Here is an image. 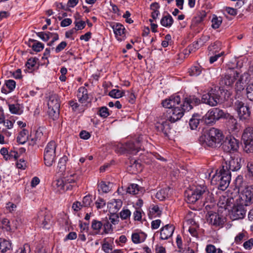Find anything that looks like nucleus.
Masks as SVG:
<instances>
[{"instance_id": "nucleus-1", "label": "nucleus", "mask_w": 253, "mask_h": 253, "mask_svg": "<svg viewBox=\"0 0 253 253\" xmlns=\"http://www.w3.org/2000/svg\"><path fill=\"white\" fill-rule=\"evenodd\" d=\"M224 137V135L220 130L212 127L200 137L199 142L206 148H214L221 144Z\"/></svg>"}, {"instance_id": "nucleus-2", "label": "nucleus", "mask_w": 253, "mask_h": 253, "mask_svg": "<svg viewBox=\"0 0 253 253\" xmlns=\"http://www.w3.org/2000/svg\"><path fill=\"white\" fill-rule=\"evenodd\" d=\"M231 180V172L221 169L214 173L211 178V183L218 186L221 190H225L229 186Z\"/></svg>"}, {"instance_id": "nucleus-3", "label": "nucleus", "mask_w": 253, "mask_h": 253, "mask_svg": "<svg viewBox=\"0 0 253 253\" xmlns=\"http://www.w3.org/2000/svg\"><path fill=\"white\" fill-rule=\"evenodd\" d=\"M47 105L49 115L53 120L57 119L59 115L60 106V101L58 95L56 94H51L50 95Z\"/></svg>"}, {"instance_id": "nucleus-4", "label": "nucleus", "mask_w": 253, "mask_h": 253, "mask_svg": "<svg viewBox=\"0 0 253 253\" xmlns=\"http://www.w3.org/2000/svg\"><path fill=\"white\" fill-rule=\"evenodd\" d=\"M207 192L209 193L207 191V187L204 185L197 186L194 190H187L185 193L186 201L187 203L194 204L201 198L203 194Z\"/></svg>"}, {"instance_id": "nucleus-5", "label": "nucleus", "mask_w": 253, "mask_h": 253, "mask_svg": "<svg viewBox=\"0 0 253 253\" xmlns=\"http://www.w3.org/2000/svg\"><path fill=\"white\" fill-rule=\"evenodd\" d=\"M187 107L183 102L182 104L176 105L172 109L168 110L167 113L168 119L170 123H174L179 120L184 115V113L189 111V110L186 109Z\"/></svg>"}, {"instance_id": "nucleus-6", "label": "nucleus", "mask_w": 253, "mask_h": 253, "mask_svg": "<svg viewBox=\"0 0 253 253\" xmlns=\"http://www.w3.org/2000/svg\"><path fill=\"white\" fill-rule=\"evenodd\" d=\"M56 146L55 142L51 141L48 143L44 149V161L47 167L51 166L55 161Z\"/></svg>"}, {"instance_id": "nucleus-7", "label": "nucleus", "mask_w": 253, "mask_h": 253, "mask_svg": "<svg viewBox=\"0 0 253 253\" xmlns=\"http://www.w3.org/2000/svg\"><path fill=\"white\" fill-rule=\"evenodd\" d=\"M225 113L223 110L214 108L210 109L202 118L203 121L207 125H212L216 121L225 117Z\"/></svg>"}, {"instance_id": "nucleus-8", "label": "nucleus", "mask_w": 253, "mask_h": 253, "mask_svg": "<svg viewBox=\"0 0 253 253\" xmlns=\"http://www.w3.org/2000/svg\"><path fill=\"white\" fill-rule=\"evenodd\" d=\"M220 96L218 91L215 89H211L208 93L202 95V101L203 103L211 106H216L219 102Z\"/></svg>"}, {"instance_id": "nucleus-9", "label": "nucleus", "mask_w": 253, "mask_h": 253, "mask_svg": "<svg viewBox=\"0 0 253 253\" xmlns=\"http://www.w3.org/2000/svg\"><path fill=\"white\" fill-rule=\"evenodd\" d=\"M239 148V141L231 136L226 137L222 144L223 150L226 153H234Z\"/></svg>"}, {"instance_id": "nucleus-10", "label": "nucleus", "mask_w": 253, "mask_h": 253, "mask_svg": "<svg viewBox=\"0 0 253 253\" xmlns=\"http://www.w3.org/2000/svg\"><path fill=\"white\" fill-rule=\"evenodd\" d=\"M235 109L237 111L240 120H248L251 115V112L249 106L245 105V103L240 100H237L234 104Z\"/></svg>"}, {"instance_id": "nucleus-11", "label": "nucleus", "mask_w": 253, "mask_h": 253, "mask_svg": "<svg viewBox=\"0 0 253 253\" xmlns=\"http://www.w3.org/2000/svg\"><path fill=\"white\" fill-rule=\"evenodd\" d=\"M237 201L245 206H249L253 201V187L246 188L241 192Z\"/></svg>"}, {"instance_id": "nucleus-12", "label": "nucleus", "mask_w": 253, "mask_h": 253, "mask_svg": "<svg viewBox=\"0 0 253 253\" xmlns=\"http://www.w3.org/2000/svg\"><path fill=\"white\" fill-rule=\"evenodd\" d=\"M168 119V116L161 118L155 125L156 130L160 132H162L166 136H168L171 129L170 123Z\"/></svg>"}, {"instance_id": "nucleus-13", "label": "nucleus", "mask_w": 253, "mask_h": 253, "mask_svg": "<svg viewBox=\"0 0 253 253\" xmlns=\"http://www.w3.org/2000/svg\"><path fill=\"white\" fill-rule=\"evenodd\" d=\"M239 73L234 70L230 69L227 74L222 77L219 81L221 86H230L239 77Z\"/></svg>"}, {"instance_id": "nucleus-14", "label": "nucleus", "mask_w": 253, "mask_h": 253, "mask_svg": "<svg viewBox=\"0 0 253 253\" xmlns=\"http://www.w3.org/2000/svg\"><path fill=\"white\" fill-rule=\"evenodd\" d=\"M207 221L214 228H220L223 227L225 218L216 212H209Z\"/></svg>"}, {"instance_id": "nucleus-15", "label": "nucleus", "mask_w": 253, "mask_h": 253, "mask_svg": "<svg viewBox=\"0 0 253 253\" xmlns=\"http://www.w3.org/2000/svg\"><path fill=\"white\" fill-rule=\"evenodd\" d=\"M244 206L245 205L239 203L238 204L233 207L230 212V217L232 220H235L244 218L247 211Z\"/></svg>"}, {"instance_id": "nucleus-16", "label": "nucleus", "mask_w": 253, "mask_h": 253, "mask_svg": "<svg viewBox=\"0 0 253 253\" xmlns=\"http://www.w3.org/2000/svg\"><path fill=\"white\" fill-rule=\"evenodd\" d=\"M241 161L240 158L231 157L229 161L222 165V169H224L226 171L229 170L230 172L237 171L241 168Z\"/></svg>"}, {"instance_id": "nucleus-17", "label": "nucleus", "mask_w": 253, "mask_h": 253, "mask_svg": "<svg viewBox=\"0 0 253 253\" xmlns=\"http://www.w3.org/2000/svg\"><path fill=\"white\" fill-rule=\"evenodd\" d=\"M110 27L113 29L116 38L118 41H122V38L126 36V29L121 23L117 22H110Z\"/></svg>"}, {"instance_id": "nucleus-18", "label": "nucleus", "mask_w": 253, "mask_h": 253, "mask_svg": "<svg viewBox=\"0 0 253 253\" xmlns=\"http://www.w3.org/2000/svg\"><path fill=\"white\" fill-rule=\"evenodd\" d=\"M175 229V227L170 224H168L161 228L160 231V239L162 240H168L172 237Z\"/></svg>"}, {"instance_id": "nucleus-19", "label": "nucleus", "mask_w": 253, "mask_h": 253, "mask_svg": "<svg viewBox=\"0 0 253 253\" xmlns=\"http://www.w3.org/2000/svg\"><path fill=\"white\" fill-rule=\"evenodd\" d=\"M38 221L41 226L44 229H49L52 225L51 216L42 212L38 216Z\"/></svg>"}, {"instance_id": "nucleus-20", "label": "nucleus", "mask_w": 253, "mask_h": 253, "mask_svg": "<svg viewBox=\"0 0 253 253\" xmlns=\"http://www.w3.org/2000/svg\"><path fill=\"white\" fill-rule=\"evenodd\" d=\"M180 102V98L179 95H172L169 98L166 99L162 102L164 107L169 110L172 109L176 105H178Z\"/></svg>"}, {"instance_id": "nucleus-21", "label": "nucleus", "mask_w": 253, "mask_h": 253, "mask_svg": "<svg viewBox=\"0 0 253 253\" xmlns=\"http://www.w3.org/2000/svg\"><path fill=\"white\" fill-rule=\"evenodd\" d=\"M124 148L126 151L132 154H136L142 149L139 141H136L135 142L129 141L126 143Z\"/></svg>"}, {"instance_id": "nucleus-22", "label": "nucleus", "mask_w": 253, "mask_h": 253, "mask_svg": "<svg viewBox=\"0 0 253 253\" xmlns=\"http://www.w3.org/2000/svg\"><path fill=\"white\" fill-rule=\"evenodd\" d=\"M223 118L227 119L226 126L230 132H234L238 129L237 121L233 116L229 114H226Z\"/></svg>"}, {"instance_id": "nucleus-23", "label": "nucleus", "mask_w": 253, "mask_h": 253, "mask_svg": "<svg viewBox=\"0 0 253 253\" xmlns=\"http://www.w3.org/2000/svg\"><path fill=\"white\" fill-rule=\"evenodd\" d=\"M77 96L78 101L81 103H85L88 102L89 96L87 89L84 86L79 88L77 92Z\"/></svg>"}, {"instance_id": "nucleus-24", "label": "nucleus", "mask_w": 253, "mask_h": 253, "mask_svg": "<svg viewBox=\"0 0 253 253\" xmlns=\"http://www.w3.org/2000/svg\"><path fill=\"white\" fill-rule=\"evenodd\" d=\"M183 103L187 107L186 109L190 111L193 108L194 105L199 104L200 103V100L195 96H189L184 99Z\"/></svg>"}, {"instance_id": "nucleus-25", "label": "nucleus", "mask_w": 253, "mask_h": 253, "mask_svg": "<svg viewBox=\"0 0 253 253\" xmlns=\"http://www.w3.org/2000/svg\"><path fill=\"white\" fill-rule=\"evenodd\" d=\"M144 191V189L143 187L134 183L130 184L126 189L127 193L132 195L141 194Z\"/></svg>"}, {"instance_id": "nucleus-26", "label": "nucleus", "mask_w": 253, "mask_h": 253, "mask_svg": "<svg viewBox=\"0 0 253 253\" xmlns=\"http://www.w3.org/2000/svg\"><path fill=\"white\" fill-rule=\"evenodd\" d=\"M244 142H253V128L248 127L244 131L242 134Z\"/></svg>"}, {"instance_id": "nucleus-27", "label": "nucleus", "mask_w": 253, "mask_h": 253, "mask_svg": "<svg viewBox=\"0 0 253 253\" xmlns=\"http://www.w3.org/2000/svg\"><path fill=\"white\" fill-rule=\"evenodd\" d=\"M112 183L110 182H106L105 181H101L98 183V191L99 193H106L111 190V185Z\"/></svg>"}, {"instance_id": "nucleus-28", "label": "nucleus", "mask_w": 253, "mask_h": 253, "mask_svg": "<svg viewBox=\"0 0 253 253\" xmlns=\"http://www.w3.org/2000/svg\"><path fill=\"white\" fill-rule=\"evenodd\" d=\"M11 248L10 242L3 238H0V253H5Z\"/></svg>"}, {"instance_id": "nucleus-29", "label": "nucleus", "mask_w": 253, "mask_h": 253, "mask_svg": "<svg viewBox=\"0 0 253 253\" xmlns=\"http://www.w3.org/2000/svg\"><path fill=\"white\" fill-rule=\"evenodd\" d=\"M146 235L143 233H134L131 235V240L134 244H139L144 241Z\"/></svg>"}, {"instance_id": "nucleus-30", "label": "nucleus", "mask_w": 253, "mask_h": 253, "mask_svg": "<svg viewBox=\"0 0 253 253\" xmlns=\"http://www.w3.org/2000/svg\"><path fill=\"white\" fill-rule=\"evenodd\" d=\"M43 129L44 128L43 127H41L37 129L35 133L34 138H32L31 140L32 141L31 144L34 145L36 143L37 141L41 140L42 141L44 139V136L43 133Z\"/></svg>"}, {"instance_id": "nucleus-31", "label": "nucleus", "mask_w": 253, "mask_h": 253, "mask_svg": "<svg viewBox=\"0 0 253 253\" xmlns=\"http://www.w3.org/2000/svg\"><path fill=\"white\" fill-rule=\"evenodd\" d=\"M28 137V131L23 129L21 131L17 137V142L21 144H24L27 140Z\"/></svg>"}, {"instance_id": "nucleus-32", "label": "nucleus", "mask_w": 253, "mask_h": 253, "mask_svg": "<svg viewBox=\"0 0 253 253\" xmlns=\"http://www.w3.org/2000/svg\"><path fill=\"white\" fill-rule=\"evenodd\" d=\"M169 190L170 189L169 187L161 189L157 192L156 194V198L159 199L160 201L164 200L168 197Z\"/></svg>"}, {"instance_id": "nucleus-33", "label": "nucleus", "mask_w": 253, "mask_h": 253, "mask_svg": "<svg viewBox=\"0 0 253 253\" xmlns=\"http://www.w3.org/2000/svg\"><path fill=\"white\" fill-rule=\"evenodd\" d=\"M173 23V20L169 14L164 16L161 20V25L166 27H170Z\"/></svg>"}, {"instance_id": "nucleus-34", "label": "nucleus", "mask_w": 253, "mask_h": 253, "mask_svg": "<svg viewBox=\"0 0 253 253\" xmlns=\"http://www.w3.org/2000/svg\"><path fill=\"white\" fill-rule=\"evenodd\" d=\"M203 68L199 65L192 66L189 70V73L191 76H198L201 74Z\"/></svg>"}, {"instance_id": "nucleus-35", "label": "nucleus", "mask_w": 253, "mask_h": 253, "mask_svg": "<svg viewBox=\"0 0 253 253\" xmlns=\"http://www.w3.org/2000/svg\"><path fill=\"white\" fill-rule=\"evenodd\" d=\"M110 204L112 206V211L114 212H117L122 206V201L120 199H113Z\"/></svg>"}, {"instance_id": "nucleus-36", "label": "nucleus", "mask_w": 253, "mask_h": 253, "mask_svg": "<svg viewBox=\"0 0 253 253\" xmlns=\"http://www.w3.org/2000/svg\"><path fill=\"white\" fill-rule=\"evenodd\" d=\"M248 238V233L246 231L243 230L239 233L235 237L234 241L236 244H241L242 241Z\"/></svg>"}, {"instance_id": "nucleus-37", "label": "nucleus", "mask_w": 253, "mask_h": 253, "mask_svg": "<svg viewBox=\"0 0 253 253\" xmlns=\"http://www.w3.org/2000/svg\"><path fill=\"white\" fill-rule=\"evenodd\" d=\"M162 211L160 210L158 206H154L150 209L149 215L150 218H154L157 216H160L161 214Z\"/></svg>"}, {"instance_id": "nucleus-38", "label": "nucleus", "mask_w": 253, "mask_h": 253, "mask_svg": "<svg viewBox=\"0 0 253 253\" xmlns=\"http://www.w3.org/2000/svg\"><path fill=\"white\" fill-rule=\"evenodd\" d=\"M68 157L64 156L61 158L58 163V168L60 172H63L66 169V165L68 161Z\"/></svg>"}, {"instance_id": "nucleus-39", "label": "nucleus", "mask_w": 253, "mask_h": 253, "mask_svg": "<svg viewBox=\"0 0 253 253\" xmlns=\"http://www.w3.org/2000/svg\"><path fill=\"white\" fill-rule=\"evenodd\" d=\"M103 226V223L100 221L94 219L92 221L91 228L95 231L96 234H99L101 227Z\"/></svg>"}, {"instance_id": "nucleus-40", "label": "nucleus", "mask_w": 253, "mask_h": 253, "mask_svg": "<svg viewBox=\"0 0 253 253\" xmlns=\"http://www.w3.org/2000/svg\"><path fill=\"white\" fill-rule=\"evenodd\" d=\"M125 91L124 90L113 89L109 92V95L112 97L119 98L125 95Z\"/></svg>"}, {"instance_id": "nucleus-41", "label": "nucleus", "mask_w": 253, "mask_h": 253, "mask_svg": "<svg viewBox=\"0 0 253 253\" xmlns=\"http://www.w3.org/2000/svg\"><path fill=\"white\" fill-rule=\"evenodd\" d=\"M200 122V118L198 116H193L190 120L189 126L192 129H195L198 126Z\"/></svg>"}, {"instance_id": "nucleus-42", "label": "nucleus", "mask_w": 253, "mask_h": 253, "mask_svg": "<svg viewBox=\"0 0 253 253\" xmlns=\"http://www.w3.org/2000/svg\"><path fill=\"white\" fill-rule=\"evenodd\" d=\"M222 21V18L221 17H217L214 15L211 20V27L213 29H217L220 26Z\"/></svg>"}, {"instance_id": "nucleus-43", "label": "nucleus", "mask_w": 253, "mask_h": 253, "mask_svg": "<svg viewBox=\"0 0 253 253\" xmlns=\"http://www.w3.org/2000/svg\"><path fill=\"white\" fill-rule=\"evenodd\" d=\"M206 251L207 253H223V251L220 248H216L211 244L207 245Z\"/></svg>"}, {"instance_id": "nucleus-44", "label": "nucleus", "mask_w": 253, "mask_h": 253, "mask_svg": "<svg viewBox=\"0 0 253 253\" xmlns=\"http://www.w3.org/2000/svg\"><path fill=\"white\" fill-rule=\"evenodd\" d=\"M24 219L21 216L16 217L12 221V227L14 229H17L21 226L23 222Z\"/></svg>"}, {"instance_id": "nucleus-45", "label": "nucleus", "mask_w": 253, "mask_h": 253, "mask_svg": "<svg viewBox=\"0 0 253 253\" xmlns=\"http://www.w3.org/2000/svg\"><path fill=\"white\" fill-rule=\"evenodd\" d=\"M36 34L44 42H47L52 37V33L49 32L47 33L43 32H38Z\"/></svg>"}, {"instance_id": "nucleus-46", "label": "nucleus", "mask_w": 253, "mask_h": 253, "mask_svg": "<svg viewBox=\"0 0 253 253\" xmlns=\"http://www.w3.org/2000/svg\"><path fill=\"white\" fill-rule=\"evenodd\" d=\"M78 176L76 173H71L69 176L64 178L65 182H68L72 184H75L78 180Z\"/></svg>"}, {"instance_id": "nucleus-47", "label": "nucleus", "mask_w": 253, "mask_h": 253, "mask_svg": "<svg viewBox=\"0 0 253 253\" xmlns=\"http://www.w3.org/2000/svg\"><path fill=\"white\" fill-rule=\"evenodd\" d=\"M246 94L248 98L253 101V83L249 84L246 87Z\"/></svg>"}, {"instance_id": "nucleus-48", "label": "nucleus", "mask_w": 253, "mask_h": 253, "mask_svg": "<svg viewBox=\"0 0 253 253\" xmlns=\"http://www.w3.org/2000/svg\"><path fill=\"white\" fill-rule=\"evenodd\" d=\"M205 16V14H200L194 17L192 20V25L193 26H196L201 23L203 21Z\"/></svg>"}, {"instance_id": "nucleus-49", "label": "nucleus", "mask_w": 253, "mask_h": 253, "mask_svg": "<svg viewBox=\"0 0 253 253\" xmlns=\"http://www.w3.org/2000/svg\"><path fill=\"white\" fill-rule=\"evenodd\" d=\"M64 182H65L64 178L57 179L54 182V186L58 188V191H63L64 189Z\"/></svg>"}, {"instance_id": "nucleus-50", "label": "nucleus", "mask_w": 253, "mask_h": 253, "mask_svg": "<svg viewBox=\"0 0 253 253\" xmlns=\"http://www.w3.org/2000/svg\"><path fill=\"white\" fill-rule=\"evenodd\" d=\"M32 41L35 42V43L32 45V49L34 51L36 52H40L43 49L44 44L43 43L34 40H32Z\"/></svg>"}, {"instance_id": "nucleus-51", "label": "nucleus", "mask_w": 253, "mask_h": 253, "mask_svg": "<svg viewBox=\"0 0 253 253\" xmlns=\"http://www.w3.org/2000/svg\"><path fill=\"white\" fill-rule=\"evenodd\" d=\"M244 86L243 78L240 77L235 84V90L237 92H241L244 89Z\"/></svg>"}, {"instance_id": "nucleus-52", "label": "nucleus", "mask_w": 253, "mask_h": 253, "mask_svg": "<svg viewBox=\"0 0 253 253\" xmlns=\"http://www.w3.org/2000/svg\"><path fill=\"white\" fill-rule=\"evenodd\" d=\"M228 200V197L225 196H222L220 197L218 205L222 208H224L225 209H227V201Z\"/></svg>"}, {"instance_id": "nucleus-53", "label": "nucleus", "mask_w": 253, "mask_h": 253, "mask_svg": "<svg viewBox=\"0 0 253 253\" xmlns=\"http://www.w3.org/2000/svg\"><path fill=\"white\" fill-rule=\"evenodd\" d=\"M244 150L247 153H253V142H244Z\"/></svg>"}, {"instance_id": "nucleus-54", "label": "nucleus", "mask_w": 253, "mask_h": 253, "mask_svg": "<svg viewBox=\"0 0 253 253\" xmlns=\"http://www.w3.org/2000/svg\"><path fill=\"white\" fill-rule=\"evenodd\" d=\"M235 186L238 189L245 186V183L243 181V176L241 175L238 176L235 181Z\"/></svg>"}, {"instance_id": "nucleus-55", "label": "nucleus", "mask_w": 253, "mask_h": 253, "mask_svg": "<svg viewBox=\"0 0 253 253\" xmlns=\"http://www.w3.org/2000/svg\"><path fill=\"white\" fill-rule=\"evenodd\" d=\"M15 82L12 80H8L5 82V85L9 89V91H13L15 88Z\"/></svg>"}, {"instance_id": "nucleus-56", "label": "nucleus", "mask_w": 253, "mask_h": 253, "mask_svg": "<svg viewBox=\"0 0 253 253\" xmlns=\"http://www.w3.org/2000/svg\"><path fill=\"white\" fill-rule=\"evenodd\" d=\"M98 114L103 118H106L109 115L108 109L106 107H102L99 109Z\"/></svg>"}, {"instance_id": "nucleus-57", "label": "nucleus", "mask_w": 253, "mask_h": 253, "mask_svg": "<svg viewBox=\"0 0 253 253\" xmlns=\"http://www.w3.org/2000/svg\"><path fill=\"white\" fill-rule=\"evenodd\" d=\"M38 60L36 57L29 58L26 64V67L29 69H32L35 66Z\"/></svg>"}, {"instance_id": "nucleus-58", "label": "nucleus", "mask_w": 253, "mask_h": 253, "mask_svg": "<svg viewBox=\"0 0 253 253\" xmlns=\"http://www.w3.org/2000/svg\"><path fill=\"white\" fill-rule=\"evenodd\" d=\"M131 215L130 211L128 209H124L120 213V215L122 219H126Z\"/></svg>"}, {"instance_id": "nucleus-59", "label": "nucleus", "mask_w": 253, "mask_h": 253, "mask_svg": "<svg viewBox=\"0 0 253 253\" xmlns=\"http://www.w3.org/2000/svg\"><path fill=\"white\" fill-rule=\"evenodd\" d=\"M142 211L141 209H136L133 212V219L135 221H140L142 218Z\"/></svg>"}, {"instance_id": "nucleus-60", "label": "nucleus", "mask_w": 253, "mask_h": 253, "mask_svg": "<svg viewBox=\"0 0 253 253\" xmlns=\"http://www.w3.org/2000/svg\"><path fill=\"white\" fill-rule=\"evenodd\" d=\"M104 227V232L105 234H108L113 231L112 224L108 221L103 223Z\"/></svg>"}, {"instance_id": "nucleus-61", "label": "nucleus", "mask_w": 253, "mask_h": 253, "mask_svg": "<svg viewBox=\"0 0 253 253\" xmlns=\"http://www.w3.org/2000/svg\"><path fill=\"white\" fill-rule=\"evenodd\" d=\"M2 228L5 229L6 231H10L12 229L10 225V221L7 218H4L1 221Z\"/></svg>"}, {"instance_id": "nucleus-62", "label": "nucleus", "mask_w": 253, "mask_h": 253, "mask_svg": "<svg viewBox=\"0 0 253 253\" xmlns=\"http://www.w3.org/2000/svg\"><path fill=\"white\" fill-rule=\"evenodd\" d=\"M82 204L84 207H88L90 206L92 203L91 197L89 195L85 196L84 197Z\"/></svg>"}, {"instance_id": "nucleus-63", "label": "nucleus", "mask_w": 253, "mask_h": 253, "mask_svg": "<svg viewBox=\"0 0 253 253\" xmlns=\"http://www.w3.org/2000/svg\"><path fill=\"white\" fill-rule=\"evenodd\" d=\"M95 206L97 209L103 208L106 205V202L102 198H98L95 202Z\"/></svg>"}, {"instance_id": "nucleus-64", "label": "nucleus", "mask_w": 253, "mask_h": 253, "mask_svg": "<svg viewBox=\"0 0 253 253\" xmlns=\"http://www.w3.org/2000/svg\"><path fill=\"white\" fill-rule=\"evenodd\" d=\"M74 24L75 25L74 29H75L76 31L83 29L85 26V23L83 21H75L74 22Z\"/></svg>"}]
</instances>
